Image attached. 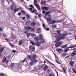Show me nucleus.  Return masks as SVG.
Listing matches in <instances>:
<instances>
[{"mask_svg":"<svg viewBox=\"0 0 76 76\" xmlns=\"http://www.w3.org/2000/svg\"><path fill=\"white\" fill-rule=\"evenodd\" d=\"M4 47H2L1 49H0V53L1 54L3 52V50H4Z\"/></svg>","mask_w":76,"mask_h":76,"instance_id":"nucleus-27","label":"nucleus"},{"mask_svg":"<svg viewBox=\"0 0 76 76\" xmlns=\"http://www.w3.org/2000/svg\"><path fill=\"white\" fill-rule=\"evenodd\" d=\"M22 8L21 7H20L19 8H17L15 10H14V12L16 13V12H18V11L19 10H22Z\"/></svg>","mask_w":76,"mask_h":76,"instance_id":"nucleus-13","label":"nucleus"},{"mask_svg":"<svg viewBox=\"0 0 76 76\" xmlns=\"http://www.w3.org/2000/svg\"><path fill=\"white\" fill-rule=\"evenodd\" d=\"M3 28L0 27V32H3Z\"/></svg>","mask_w":76,"mask_h":76,"instance_id":"nucleus-39","label":"nucleus"},{"mask_svg":"<svg viewBox=\"0 0 76 76\" xmlns=\"http://www.w3.org/2000/svg\"><path fill=\"white\" fill-rule=\"evenodd\" d=\"M45 64H44V65H43L41 67V68H42V67H44V66H45Z\"/></svg>","mask_w":76,"mask_h":76,"instance_id":"nucleus-59","label":"nucleus"},{"mask_svg":"<svg viewBox=\"0 0 76 76\" xmlns=\"http://www.w3.org/2000/svg\"><path fill=\"white\" fill-rule=\"evenodd\" d=\"M73 51H75H75H76V48H75L74 49H73Z\"/></svg>","mask_w":76,"mask_h":76,"instance_id":"nucleus-61","label":"nucleus"},{"mask_svg":"<svg viewBox=\"0 0 76 76\" xmlns=\"http://www.w3.org/2000/svg\"><path fill=\"white\" fill-rule=\"evenodd\" d=\"M53 18H52V20H49V21H48V22H49V23L50 24H53V23H56V21L55 20H53Z\"/></svg>","mask_w":76,"mask_h":76,"instance_id":"nucleus-7","label":"nucleus"},{"mask_svg":"<svg viewBox=\"0 0 76 76\" xmlns=\"http://www.w3.org/2000/svg\"><path fill=\"white\" fill-rule=\"evenodd\" d=\"M36 25V23L35 22H33L31 23V26H33V27H34V26H35Z\"/></svg>","mask_w":76,"mask_h":76,"instance_id":"nucleus-15","label":"nucleus"},{"mask_svg":"<svg viewBox=\"0 0 76 76\" xmlns=\"http://www.w3.org/2000/svg\"><path fill=\"white\" fill-rule=\"evenodd\" d=\"M18 16H20V15H21V12H19L18 13Z\"/></svg>","mask_w":76,"mask_h":76,"instance_id":"nucleus-51","label":"nucleus"},{"mask_svg":"<svg viewBox=\"0 0 76 76\" xmlns=\"http://www.w3.org/2000/svg\"><path fill=\"white\" fill-rule=\"evenodd\" d=\"M56 63H58V64H60V63H59V62H58V61H57V59H56Z\"/></svg>","mask_w":76,"mask_h":76,"instance_id":"nucleus-49","label":"nucleus"},{"mask_svg":"<svg viewBox=\"0 0 76 76\" xmlns=\"http://www.w3.org/2000/svg\"><path fill=\"white\" fill-rule=\"evenodd\" d=\"M55 71L57 74V76H58V72H57V70H55Z\"/></svg>","mask_w":76,"mask_h":76,"instance_id":"nucleus-53","label":"nucleus"},{"mask_svg":"<svg viewBox=\"0 0 76 76\" xmlns=\"http://www.w3.org/2000/svg\"><path fill=\"white\" fill-rule=\"evenodd\" d=\"M12 53H16L17 51L16 50H13L12 51Z\"/></svg>","mask_w":76,"mask_h":76,"instance_id":"nucleus-52","label":"nucleus"},{"mask_svg":"<svg viewBox=\"0 0 76 76\" xmlns=\"http://www.w3.org/2000/svg\"><path fill=\"white\" fill-rule=\"evenodd\" d=\"M57 33L60 34L61 32V30H58L56 31Z\"/></svg>","mask_w":76,"mask_h":76,"instance_id":"nucleus-41","label":"nucleus"},{"mask_svg":"<svg viewBox=\"0 0 76 76\" xmlns=\"http://www.w3.org/2000/svg\"><path fill=\"white\" fill-rule=\"evenodd\" d=\"M46 29L47 31H48L50 30V29H49V28H47Z\"/></svg>","mask_w":76,"mask_h":76,"instance_id":"nucleus-56","label":"nucleus"},{"mask_svg":"<svg viewBox=\"0 0 76 76\" xmlns=\"http://www.w3.org/2000/svg\"><path fill=\"white\" fill-rule=\"evenodd\" d=\"M35 36H36V34H33L31 35V37L32 38H33L34 37H35Z\"/></svg>","mask_w":76,"mask_h":76,"instance_id":"nucleus-43","label":"nucleus"},{"mask_svg":"<svg viewBox=\"0 0 76 76\" xmlns=\"http://www.w3.org/2000/svg\"><path fill=\"white\" fill-rule=\"evenodd\" d=\"M35 44L37 46H38V47H39V46L41 45V42H36Z\"/></svg>","mask_w":76,"mask_h":76,"instance_id":"nucleus-16","label":"nucleus"},{"mask_svg":"<svg viewBox=\"0 0 76 76\" xmlns=\"http://www.w3.org/2000/svg\"><path fill=\"white\" fill-rule=\"evenodd\" d=\"M62 70L64 72V73H66V68H64L62 69Z\"/></svg>","mask_w":76,"mask_h":76,"instance_id":"nucleus-38","label":"nucleus"},{"mask_svg":"<svg viewBox=\"0 0 76 76\" xmlns=\"http://www.w3.org/2000/svg\"><path fill=\"white\" fill-rule=\"evenodd\" d=\"M72 70L73 71V72H74V73H75V74H76V71H75V69H72Z\"/></svg>","mask_w":76,"mask_h":76,"instance_id":"nucleus-55","label":"nucleus"},{"mask_svg":"<svg viewBox=\"0 0 76 76\" xmlns=\"http://www.w3.org/2000/svg\"><path fill=\"white\" fill-rule=\"evenodd\" d=\"M24 29L26 31H28L29 30H30L31 29H32V27L29 26H28L27 27L26 26H25Z\"/></svg>","mask_w":76,"mask_h":76,"instance_id":"nucleus-11","label":"nucleus"},{"mask_svg":"<svg viewBox=\"0 0 76 76\" xmlns=\"http://www.w3.org/2000/svg\"><path fill=\"white\" fill-rule=\"evenodd\" d=\"M18 40H15L14 42V43H15V44H17V43H18Z\"/></svg>","mask_w":76,"mask_h":76,"instance_id":"nucleus-50","label":"nucleus"},{"mask_svg":"<svg viewBox=\"0 0 76 76\" xmlns=\"http://www.w3.org/2000/svg\"><path fill=\"white\" fill-rule=\"evenodd\" d=\"M57 26L56 25V24H54L52 26V28H56Z\"/></svg>","mask_w":76,"mask_h":76,"instance_id":"nucleus-40","label":"nucleus"},{"mask_svg":"<svg viewBox=\"0 0 76 76\" xmlns=\"http://www.w3.org/2000/svg\"><path fill=\"white\" fill-rule=\"evenodd\" d=\"M38 61L37 60H35L34 61H32L30 63V65H32L33 64H34V63H37V62H38Z\"/></svg>","mask_w":76,"mask_h":76,"instance_id":"nucleus-12","label":"nucleus"},{"mask_svg":"<svg viewBox=\"0 0 76 76\" xmlns=\"http://www.w3.org/2000/svg\"><path fill=\"white\" fill-rule=\"evenodd\" d=\"M28 59H30L31 61V58H32V56L31 55H29L28 57Z\"/></svg>","mask_w":76,"mask_h":76,"instance_id":"nucleus-33","label":"nucleus"},{"mask_svg":"<svg viewBox=\"0 0 76 76\" xmlns=\"http://www.w3.org/2000/svg\"><path fill=\"white\" fill-rule=\"evenodd\" d=\"M23 40H20L18 44L20 45H22V44H23Z\"/></svg>","mask_w":76,"mask_h":76,"instance_id":"nucleus-17","label":"nucleus"},{"mask_svg":"<svg viewBox=\"0 0 76 76\" xmlns=\"http://www.w3.org/2000/svg\"><path fill=\"white\" fill-rule=\"evenodd\" d=\"M75 47H76V45H72L71 46L69 47H68V48H66L64 50V52H67L68 51V50H69V48H75Z\"/></svg>","mask_w":76,"mask_h":76,"instance_id":"nucleus-5","label":"nucleus"},{"mask_svg":"<svg viewBox=\"0 0 76 76\" xmlns=\"http://www.w3.org/2000/svg\"><path fill=\"white\" fill-rule=\"evenodd\" d=\"M43 69L44 70H47L48 69V66H45L43 68Z\"/></svg>","mask_w":76,"mask_h":76,"instance_id":"nucleus-31","label":"nucleus"},{"mask_svg":"<svg viewBox=\"0 0 76 76\" xmlns=\"http://www.w3.org/2000/svg\"><path fill=\"white\" fill-rule=\"evenodd\" d=\"M0 76H4V73H0Z\"/></svg>","mask_w":76,"mask_h":76,"instance_id":"nucleus-42","label":"nucleus"},{"mask_svg":"<svg viewBox=\"0 0 76 76\" xmlns=\"http://www.w3.org/2000/svg\"><path fill=\"white\" fill-rule=\"evenodd\" d=\"M69 64L71 66H73V64H74V62H73V61H71L70 62Z\"/></svg>","mask_w":76,"mask_h":76,"instance_id":"nucleus-25","label":"nucleus"},{"mask_svg":"<svg viewBox=\"0 0 76 76\" xmlns=\"http://www.w3.org/2000/svg\"><path fill=\"white\" fill-rule=\"evenodd\" d=\"M43 26V27H44L45 28V24H42Z\"/></svg>","mask_w":76,"mask_h":76,"instance_id":"nucleus-62","label":"nucleus"},{"mask_svg":"<svg viewBox=\"0 0 76 76\" xmlns=\"http://www.w3.org/2000/svg\"><path fill=\"white\" fill-rule=\"evenodd\" d=\"M75 55H76V52H75V51H74L71 53V56H75Z\"/></svg>","mask_w":76,"mask_h":76,"instance_id":"nucleus-22","label":"nucleus"},{"mask_svg":"<svg viewBox=\"0 0 76 76\" xmlns=\"http://www.w3.org/2000/svg\"><path fill=\"white\" fill-rule=\"evenodd\" d=\"M6 60H7V59L6 58L5 56H4L3 59L2 60V61L3 63H5V62L6 61Z\"/></svg>","mask_w":76,"mask_h":76,"instance_id":"nucleus-18","label":"nucleus"},{"mask_svg":"<svg viewBox=\"0 0 76 76\" xmlns=\"http://www.w3.org/2000/svg\"><path fill=\"white\" fill-rule=\"evenodd\" d=\"M4 40H6L8 42H9V43H10V40L8 39V38H5L4 39Z\"/></svg>","mask_w":76,"mask_h":76,"instance_id":"nucleus-28","label":"nucleus"},{"mask_svg":"<svg viewBox=\"0 0 76 76\" xmlns=\"http://www.w3.org/2000/svg\"><path fill=\"white\" fill-rule=\"evenodd\" d=\"M67 55H68V53H64L62 54V56L63 57H64V56H67Z\"/></svg>","mask_w":76,"mask_h":76,"instance_id":"nucleus-19","label":"nucleus"},{"mask_svg":"<svg viewBox=\"0 0 76 76\" xmlns=\"http://www.w3.org/2000/svg\"><path fill=\"white\" fill-rule=\"evenodd\" d=\"M49 8L48 7H42V10L44 11H47L48 10Z\"/></svg>","mask_w":76,"mask_h":76,"instance_id":"nucleus-9","label":"nucleus"},{"mask_svg":"<svg viewBox=\"0 0 76 76\" xmlns=\"http://www.w3.org/2000/svg\"><path fill=\"white\" fill-rule=\"evenodd\" d=\"M37 56H36V55L33 54L31 56V61H33V60H35L37 58Z\"/></svg>","mask_w":76,"mask_h":76,"instance_id":"nucleus-6","label":"nucleus"},{"mask_svg":"<svg viewBox=\"0 0 76 76\" xmlns=\"http://www.w3.org/2000/svg\"><path fill=\"white\" fill-rule=\"evenodd\" d=\"M26 16L27 18H31V15H28V14H26Z\"/></svg>","mask_w":76,"mask_h":76,"instance_id":"nucleus-37","label":"nucleus"},{"mask_svg":"<svg viewBox=\"0 0 76 76\" xmlns=\"http://www.w3.org/2000/svg\"><path fill=\"white\" fill-rule=\"evenodd\" d=\"M29 49L31 51H35V46H33L32 45L31 46L29 47Z\"/></svg>","mask_w":76,"mask_h":76,"instance_id":"nucleus-10","label":"nucleus"},{"mask_svg":"<svg viewBox=\"0 0 76 76\" xmlns=\"http://www.w3.org/2000/svg\"><path fill=\"white\" fill-rule=\"evenodd\" d=\"M57 51H58L59 53H61L63 52V50L60 49H56Z\"/></svg>","mask_w":76,"mask_h":76,"instance_id":"nucleus-14","label":"nucleus"},{"mask_svg":"<svg viewBox=\"0 0 76 76\" xmlns=\"http://www.w3.org/2000/svg\"><path fill=\"white\" fill-rule=\"evenodd\" d=\"M40 30H41V28H38L37 29V31H39Z\"/></svg>","mask_w":76,"mask_h":76,"instance_id":"nucleus-54","label":"nucleus"},{"mask_svg":"<svg viewBox=\"0 0 76 76\" xmlns=\"http://www.w3.org/2000/svg\"><path fill=\"white\" fill-rule=\"evenodd\" d=\"M31 31H35V29H34V28H32L31 29Z\"/></svg>","mask_w":76,"mask_h":76,"instance_id":"nucleus-57","label":"nucleus"},{"mask_svg":"<svg viewBox=\"0 0 76 76\" xmlns=\"http://www.w3.org/2000/svg\"><path fill=\"white\" fill-rule=\"evenodd\" d=\"M26 58H25V59L22 61V62H23V63H24V62L25 61V60H26Z\"/></svg>","mask_w":76,"mask_h":76,"instance_id":"nucleus-47","label":"nucleus"},{"mask_svg":"<svg viewBox=\"0 0 76 76\" xmlns=\"http://www.w3.org/2000/svg\"><path fill=\"white\" fill-rule=\"evenodd\" d=\"M41 31H37V33L39 34V33H41Z\"/></svg>","mask_w":76,"mask_h":76,"instance_id":"nucleus-60","label":"nucleus"},{"mask_svg":"<svg viewBox=\"0 0 76 76\" xmlns=\"http://www.w3.org/2000/svg\"><path fill=\"white\" fill-rule=\"evenodd\" d=\"M9 44L10 45V46H11V47H12V48H14V45H13V44H12L10 43H9Z\"/></svg>","mask_w":76,"mask_h":76,"instance_id":"nucleus-35","label":"nucleus"},{"mask_svg":"<svg viewBox=\"0 0 76 76\" xmlns=\"http://www.w3.org/2000/svg\"><path fill=\"white\" fill-rule=\"evenodd\" d=\"M15 66V64L12 63L10 65V66L11 67H14Z\"/></svg>","mask_w":76,"mask_h":76,"instance_id":"nucleus-30","label":"nucleus"},{"mask_svg":"<svg viewBox=\"0 0 76 76\" xmlns=\"http://www.w3.org/2000/svg\"><path fill=\"white\" fill-rule=\"evenodd\" d=\"M45 39H41L40 41V42L41 44H44L45 43Z\"/></svg>","mask_w":76,"mask_h":76,"instance_id":"nucleus-26","label":"nucleus"},{"mask_svg":"<svg viewBox=\"0 0 76 76\" xmlns=\"http://www.w3.org/2000/svg\"><path fill=\"white\" fill-rule=\"evenodd\" d=\"M39 38L40 39H43V36H42V35L41 34H40Z\"/></svg>","mask_w":76,"mask_h":76,"instance_id":"nucleus-23","label":"nucleus"},{"mask_svg":"<svg viewBox=\"0 0 76 76\" xmlns=\"http://www.w3.org/2000/svg\"><path fill=\"white\" fill-rule=\"evenodd\" d=\"M45 13V11H43L42 12V13H43V14H44Z\"/></svg>","mask_w":76,"mask_h":76,"instance_id":"nucleus-63","label":"nucleus"},{"mask_svg":"<svg viewBox=\"0 0 76 76\" xmlns=\"http://www.w3.org/2000/svg\"><path fill=\"white\" fill-rule=\"evenodd\" d=\"M59 35H56L55 36V37L56 39V40L54 41V43H56L55 44V46L56 47H59L61 45V42H58L60 41L61 39H64V37H66L67 34H59Z\"/></svg>","mask_w":76,"mask_h":76,"instance_id":"nucleus-1","label":"nucleus"},{"mask_svg":"<svg viewBox=\"0 0 76 76\" xmlns=\"http://www.w3.org/2000/svg\"><path fill=\"white\" fill-rule=\"evenodd\" d=\"M31 43L32 44V46H33V45H35V43H34V42H31Z\"/></svg>","mask_w":76,"mask_h":76,"instance_id":"nucleus-44","label":"nucleus"},{"mask_svg":"<svg viewBox=\"0 0 76 76\" xmlns=\"http://www.w3.org/2000/svg\"><path fill=\"white\" fill-rule=\"evenodd\" d=\"M2 34L3 35V36L4 37H6V36H7V35L6 34L2 33Z\"/></svg>","mask_w":76,"mask_h":76,"instance_id":"nucleus-45","label":"nucleus"},{"mask_svg":"<svg viewBox=\"0 0 76 76\" xmlns=\"http://www.w3.org/2000/svg\"><path fill=\"white\" fill-rule=\"evenodd\" d=\"M22 19H23V20H25V17H23L22 18Z\"/></svg>","mask_w":76,"mask_h":76,"instance_id":"nucleus-58","label":"nucleus"},{"mask_svg":"<svg viewBox=\"0 0 76 76\" xmlns=\"http://www.w3.org/2000/svg\"><path fill=\"white\" fill-rule=\"evenodd\" d=\"M30 8H29V10L31 11V13H35V10H34V9H35V8L34 7V6H33V5H30ZM33 8V11H32V8Z\"/></svg>","mask_w":76,"mask_h":76,"instance_id":"nucleus-4","label":"nucleus"},{"mask_svg":"<svg viewBox=\"0 0 76 76\" xmlns=\"http://www.w3.org/2000/svg\"><path fill=\"white\" fill-rule=\"evenodd\" d=\"M26 23V25L29 26V25H30V24H31V22L29 21H27Z\"/></svg>","mask_w":76,"mask_h":76,"instance_id":"nucleus-20","label":"nucleus"},{"mask_svg":"<svg viewBox=\"0 0 76 76\" xmlns=\"http://www.w3.org/2000/svg\"><path fill=\"white\" fill-rule=\"evenodd\" d=\"M38 17H41L42 16V15H41V13H39L38 14Z\"/></svg>","mask_w":76,"mask_h":76,"instance_id":"nucleus-46","label":"nucleus"},{"mask_svg":"<svg viewBox=\"0 0 76 76\" xmlns=\"http://www.w3.org/2000/svg\"><path fill=\"white\" fill-rule=\"evenodd\" d=\"M48 76H54V75L53 74H49Z\"/></svg>","mask_w":76,"mask_h":76,"instance_id":"nucleus-48","label":"nucleus"},{"mask_svg":"<svg viewBox=\"0 0 76 76\" xmlns=\"http://www.w3.org/2000/svg\"><path fill=\"white\" fill-rule=\"evenodd\" d=\"M34 39L35 41H39V40L40 39H39V37H35L34 38Z\"/></svg>","mask_w":76,"mask_h":76,"instance_id":"nucleus-24","label":"nucleus"},{"mask_svg":"<svg viewBox=\"0 0 76 76\" xmlns=\"http://www.w3.org/2000/svg\"><path fill=\"white\" fill-rule=\"evenodd\" d=\"M67 47V44H66L65 45L61 46V48H65Z\"/></svg>","mask_w":76,"mask_h":76,"instance_id":"nucleus-29","label":"nucleus"},{"mask_svg":"<svg viewBox=\"0 0 76 76\" xmlns=\"http://www.w3.org/2000/svg\"><path fill=\"white\" fill-rule=\"evenodd\" d=\"M45 60L47 61H48V63H50V64H52V65H53V66L54 65V64L51 63V62H50V61H48V60L45 59Z\"/></svg>","mask_w":76,"mask_h":76,"instance_id":"nucleus-34","label":"nucleus"},{"mask_svg":"<svg viewBox=\"0 0 76 76\" xmlns=\"http://www.w3.org/2000/svg\"><path fill=\"white\" fill-rule=\"evenodd\" d=\"M41 3L42 4L45 5L47 4V2H46V1H41Z\"/></svg>","mask_w":76,"mask_h":76,"instance_id":"nucleus-21","label":"nucleus"},{"mask_svg":"<svg viewBox=\"0 0 76 76\" xmlns=\"http://www.w3.org/2000/svg\"><path fill=\"white\" fill-rule=\"evenodd\" d=\"M21 12H22V15H25V14H26L25 12V11H24L23 10H21Z\"/></svg>","mask_w":76,"mask_h":76,"instance_id":"nucleus-36","label":"nucleus"},{"mask_svg":"<svg viewBox=\"0 0 76 76\" xmlns=\"http://www.w3.org/2000/svg\"><path fill=\"white\" fill-rule=\"evenodd\" d=\"M51 13L50 12H46L45 13V15H46L45 16V19H47V20L48 21H49V20H52V18H51V15L50 14Z\"/></svg>","mask_w":76,"mask_h":76,"instance_id":"nucleus-2","label":"nucleus"},{"mask_svg":"<svg viewBox=\"0 0 76 76\" xmlns=\"http://www.w3.org/2000/svg\"><path fill=\"white\" fill-rule=\"evenodd\" d=\"M12 39H15V36H12Z\"/></svg>","mask_w":76,"mask_h":76,"instance_id":"nucleus-64","label":"nucleus"},{"mask_svg":"<svg viewBox=\"0 0 76 76\" xmlns=\"http://www.w3.org/2000/svg\"><path fill=\"white\" fill-rule=\"evenodd\" d=\"M31 34V33H28L27 34V38H29V36Z\"/></svg>","mask_w":76,"mask_h":76,"instance_id":"nucleus-32","label":"nucleus"},{"mask_svg":"<svg viewBox=\"0 0 76 76\" xmlns=\"http://www.w3.org/2000/svg\"><path fill=\"white\" fill-rule=\"evenodd\" d=\"M11 10L12 11H15V10L16 9V7L14 5H12L11 6Z\"/></svg>","mask_w":76,"mask_h":76,"instance_id":"nucleus-8","label":"nucleus"},{"mask_svg":"<svg viewBox=\"0 0 76 76\" xmlns=\"http://www.w3.org/2000/svg\"><path fill=\"white\" fill-rule=\"evenodd\" d=\"M34 5L36 7L38 10L39 11H41V7H40L39 4H37V0H34Z\"/></svg>","mask_w":76,"mask_h":76,"instance_id":"nucleus-3","label":"nucleus"}]
</instances>
